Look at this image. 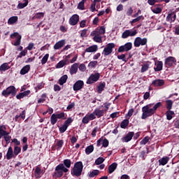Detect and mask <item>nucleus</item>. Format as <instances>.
I'll list each match as a JSON object with an SVG mask.
<instances>
[{
    "instance_id": "nucleus-53",
    "label": "nucleus",
    "mask_w": 179,
    "mask_h": 179,
    "mask_svg": "<svg viewBox=\"0 0 179 179\" xmlns=\"http://www.w3.org/2000/svg\"><path fill=\"white\" fill-rule=\"evenodd\" d=\"M78 9H80V10H85V2L83 1L79 2Z\"/></svg>"
},
{
    "instance_id": "nucleus-52",
    "label": "nucleus",
    "mask_w": 179,
    "mask_h": 179,
    "mask_svg": "<svg viewBox=\"0 0 179 179\" xmlns=\"http://www.w3.org/2000/svg\"><path fill=\"white\" fill-rule=\"evenodd\" d=\"M109 143H110V142L108 141V140L107 138H103V141H102L103 148H108Z\"/></svg>"
},
{
    "instance_id": "nucleus-23",
    "label": "nucleus",
    "mask_w": 179,
    "mask_h": 179,
    "mask_svg": "<svg viewBox=\"0 0 179 179\" xmlns=\"http://www.w3.org/2000/svg\"><path fill=\"white\" fill-rule=\"evenodd\" d=\"M105 88H106V83L105 82L100 83V84L96 87L97 93H99V94H101V93L104 91Z\"/></svg>"
},
{
    "instance_id": "nucleus-45",
    "label": "nucleus",
    "mask_w": 179,
    "mask_h": 179,
    "mask_svg": "<svg viewBox=\"0 0 179 179\" xmlns=\"http://www.w3.org/2000/svg\"><path fill=\"white\" fill-rule=\"evenodd\" d=\"M93 41H95V43H103V39L101 36L97 35L96 36L93 37Z\"/></svg>"
},
{
    "instance_id": "nucleus-17",
    "label": "nucleus",
    "mask_w": 179,
    "mask_h": 179,
    "mask_svg": "<svg viewBox=\"0 0 179 179\" xmlns=\"http://www.w3.org/2000/svg\"><path fill=\"white\" fill-rule=\"evenodd\" d=\"M65 44H66L65 39L61 40L55 44L54 50H61V48H62Z\"/></svg>"
},
{
    "instance_id": "nucleus-5",
    "label": "nucleus",
    "mask_w": 179,
    "mask_h": 179,
    "mask_svg": "<svg viewBox=\"0 0 179 179\" xmlns=\"http://www.w3.org/2000/svg\"><path fill=\"white\" fill-rule=\"evenodd\" d=\"M16 87H15L13 85H11L8 87L6 90H3L1 94L2 96H4V97H9L10 94L16 96Z\"/></svg>"
},
{
    "instance_id": "nucleus-25",
    "label": "nucleus",
    "mask_w": 179,
    "mask_h": 179,
    "mask_svg": "<svg viewBox=\"0 0 179 179\" xmlns=\"http://www.w3.org/2000/svg\"><path fill=\"white\" fill-rule=\"evenodd\" d=\"M78 68H79V64H73L70 69L71 75H74L75 73H76V72H78Z\"/></svg>"
},
{
    "instance_id": "nucleus-33",
    "label": "nucleus",
    "mask_w": 179,
    "mask_h": 179,
    "mask_svg": "<svg viewBox=\"0 0 179 179\" xmlns=\"http://www.w3.org/2000/svg\"><path fill=\"white\" fill-rule=\"evenodd\" d=\"M18 20L17 16L10 17L8 20V24H15Z\"/></svg>"
},
{
    "instance_id": "nucleus-11",
    "label": "nucleus",
    "mask_w": 179,
    "mask_h": 179,
    "mask_svg": "<svg viewBox=\"0 0 179 179\" xmlns=\"http://www.w3.org/2000/svg\"><path fill=\"white\" fill-rule=\"evenodd\" d=\"M17 37V40L13 43V45L17 47V45H20V43H22V35H20L17 32H14L10 35V38H15Z\"/></svg>"
},
{
    "instance_id": "nucleus-32",
    "label": "nucleus",
    "mask_w": 179,
    "mask_h": 179,
    "mask_svg": "<svg viewBox=\"0 0 179 179\" xmlns=\"http://www.w3.org/2000/svg\"><path fill=\"white\" fill-rule=\"evenodd\" d=\"M166 120L168 121H171V120H173V115H174V111L169 110L166 112Z\"/></svg>"
},
{
    "instance_id": "nucleus-29",
    "label": "nucleus",
    "mask_w": 179,
    "mask_h": 179,
    "mask_svg": "<svg viewBox=\"0 0 179 179\" xmlns=\"http://www.w3.org/2000/svg\"><path fill=\"white\" fill-rule=\"evenodd\" d=\"M66 80H68V76L64 75L59 79L58 83L60 86H62L66 83Z\"/></svg>"
},
{
    "instance_id": "nucleus-22",
    "label": "nucleus",
    "mask_w": 179,
    "mask_h": 179,
    "mask_svg": "<svg viewBox=\"0 0 179 179\" xmlns=\"http://www.w3.org/2000/svg\"><path fill=\"white\" fill-rule=\"evenodd\" d=\"M170 161V157H164L159 159V166H166L167 163Z\"/></svg>"
},
{
    "instance_id": "nucleus-16",
    "label": "nucleus",
    "mask_w": 179,
    "mask_h": 179,
    "mask_svg": "<svg viewBox=\"0 0 179 179\" xmlns=\"http://www.w3.org/2000/svg\"><path fill=\"white\" fill-rule=\"evenodd\" d=\"M106 113V110H101L99 108H96L94 110V114H95V116L97 118H101L104 115V113Z\"/></svg>"
},
{
    "instance_id": "nucleus-14",
    "label": "nucleus",
    "mask_w": 179,
    "mask_h": 179,
    "mask_svg": "<svg viewBox=\"0 0 179 179\" xmlns=\"http://www.w3.org/2000/svg\"><path fill=\"white\" fill-rule=\"evenodd\" d=\"M69 23L71 26H76V24L79 23V15L78 14L73 15L70 17Z\"/></svg>"
},
{
    "instance_id": "nucleus-37",
    "label": "nucleus",
    "mask_w": 179,
    "mask_h": 179,
    "mask_svg": "<svg viewBox=\"0 0 179 179\" xmlns=\"http://www.w3.org/2000/svg\"><path fill=\"white\" fill-rule=\"evenodd\" d=\"M151 10L153 12V13L159 14L162 13V8L155 6L151 8Z\"/></svg>"
},
{
    "instance_id": "nucleus-62",
    "label": "nucleus",
    "mask_w": 179,
    "mask_h": 179,
    "mask_svg": "<svg viewBox=\"0 0 179 179\" xmlns=\"http://www.w3.org/2000/svg\"><path fill=\"white\" fill-rule=\"evenodd\" d=\"M89 121H90V119L87 115H85L82 120L83 124H89Z\"/></svg>"
},
{
    "instance_id": "nucleus-38",
    "label": "nucleus",
    "mask_w": 179,
    "mask_h": 179,
    "mask_svg": "<svg viewBox=\"0 0 179 179\" xmlns=\"http://www.w3.org/2000/svg\"><path fill=\"white\" fill-rule=\"evenodd\" d=\"M29 5V0H25L24 3H19L17 8L18 9H23V8H26Z\"/></svg>"
},
{
    "instance_id": "nucleus-15",
    "label": "nucleus",
    "mask_w": 179,
    "mask_h": 179,
    "mask_svg": "<svg viewBox=\"0 0 179 179\" xmlns=\"http://www.w3.org/2000/svg\"><path fill=\"white\" fill-rule=\"evenodd\" d=\"M135 133L134 131H129L124 137L122 138V142H129L134 138Z\"/></svg>"
},
{
    "instance_id": "nucleus-7",
    "label": "nucleus",
    "mask_w": 179,
    "mask_h": 179,
    "mask_svg": "<svg viewBox=\"0 0 179 179\" xmlns=\"http://www.w3.org/2000/svg\"><path fill=\"white\" fill-rule=\"evenodd\" d=\"M100 73H92L87 80V85H92L94 82H97L100 79Z\"/></svg>"
},
{
    "instance_id": "nucleus-54",
    "label": "nucleus",
    "mask_w": 179,
    "mask_h": 179,
    "mask_svg": "<svg viewBox=\"0 0 179 179\" xmlns=\"http://www.w3.org/2000/svg\"><path fill=\"white\" fill-rule=\"evenodd\" d=\"M57 150H61L62 146H64V140H59V141H57Z\"/></svg>"
},
{
    "instance_id": "nucleus-49",
    "label": "nucleus",
    "mask_w": 179,
    "mask_h": 179,
    "mask_svg": "<svg viewBox=\"0 0 179 179\" xmlns=\"http://www.w3.org/2000/svg\"><path fill=\"white\" fill-rule=\"evenodd\" d=\"M44 13H36L34 16V19H43L44 17Z\"/></svg>"
},
{
    "instance_id": "nucleus-61",
    "label": "nucleus",
    "mask_w": 179,
    "mask_h": 179,
    "mask_svg": "<svg viewBox=\"0 0 179 179\" xmlns=\"http://www.w3.org/2000/svg\"><path fill=\"white\" fill-rule=\"evenodd\" d=\"M99 34H106V27H101L100 29H98Z\"/></svg>"
},
{
    "instance_id": "nucleus-8",
    "label": "nucleus",
    "mask_w": 179,
    "mask_h": 179,
    "mask_svg": "<svg viewBox=\"0 0 179 179\" xmlns=\"http://www.w3.org/2000/svg\"><path fill=\"white\" fill-rule=\"evenodd\" d=\"M148 44V38H141L137 37L134 40V47H141V45H146Z\"/></svg>"
},
{
    "instance_id": "nucleus-55",
    "label": "nucleus",
    "mask_w": 179,
    "mask_h": 179,
    "mask_svg": "<svg viewBox=\"0 0 179 179\" xmlns=\"http://www.w3.org/2000/svg\"><path fill=\"white\" fill-rule=\"evenodd\" d=\"M80 37L82 38H85V37H87V29H84L81 31L80 33Z\"/></svg>"
},
{
    "instance_id": "nucleus-36",
    "label": "nucleus",
    "mask_w": 179,
    "mask_h": 179,
    "mask_svg": "<svg viewBox=\"0 0 179 179\" xmlns=\"http://www.w3.org/2000/svg\"><path fill=\"white\" fill-rule=\"evenodd\" d=\"M166 103V108L168 110H171V108H173V101H171V99L166 100L165 101Z\"/></svg>"
},
{
    "instance_id": "nucleus-13",
    "label": "nucleus",
    "mask_w": 179,
    "mask_h": 179,
    "mask_svg": "<svg viewBox=\"0 0 179 179\" xmlns=\"http://www.w3.org/2000/svg\"><path fill=\"white\" fill-rule=\"evenodd\" d=\"M176 19L177 15L176 14V11L169 13L166 17V22H169V23H174Z\"/></svg>"
},
{
    "instance_id": "nucleus-21",
    "label": "nucleus",
    "mask_w": 179,
    "mask_h": 179,
    "mask_svg": "<svg viewBox=\"0 0 179 179\" xmlns=\"http://www.w3.org/2000/svg\"><path fill=\"white\" fill-rule=\"evenodd\" d=\"M13 153V148L12 147H9L6 153L7 160H10V159L15 157V154Z\"/></svg>"
},
{
    "instance_id": "nucleus-31",
    "label": "nucleus",
    "mask_w": 179,
    "mask_h": 179,
    "mask_svg": "<svg viewBox=\"0 0 179 179\" xmlns=\"http://www.w3.org/2000/svg\"><path fill=\"white\" fill-rule=\"evenodd\" d=\"M63 164L66 169H71L72 161H71L69 159H66L63 161Z\"/></svg>"
},
{
    "instance_id": "nucleus-46",
    "label": "nucleus",
    "mask_w": 179,
    "mask_h": 179,
    "mask_svg": "<svg viewBox=\"0 0 179 179\" xmlns=\"http://www.w3.org/2000/svg\"><path fill=\"white\" fill-rule=\"evenodd\" d=\"M73 122V119H72V117H68L67 120L64 122V124L68 127Z\"/></svg>"
},
{
    "instance_id": "nucleus-34",
    "label": "nucleus",
    "mask_w": 179,
    "mask_h": 179,
    "mask_svg": "<svg viewBox=\"0 0 179 179\" xmlns=\"http://www.w3.org/2000/svg\"><path fill=\"white\" fill-rule=\"evenodd\" d=\"M150 62H148L147 64H144L142 65L141 72V73H144V72H146L149 69V66H150Z\"/></svg>"
},
{
    "instance_id": "nucleus-19",
    "label": "nucleus",
    "mask_w": 179,
    "mask_h": 179,
    "mask_svg": "<svg viewBox=\"0 0 179 179\" xmlns=\"http://www.w3.org/2000/svg\"><path fill=\"white\" fill-rule=\"evenodd\" d=\"M164 85V80L157 79L152 83V85L155 87H162Z\"/></svg>"
},
{
    "instance_id": "nucleus-41",
    "label": "nucleus",
    "mask_w": 179,
    "mask_h": 179,
    "mask_svg": "<svg viewBox=\"0 0 179 179\" xmlns=\"http://www.w3.org/2000/svg\"><path fill=\"white\" fill-rule=\"evenodd\" d=\"M34 174L36 178H40V175L41 174V168L36 166L34 171Z\"/></svg>"
},
{
    "instance_id": "nucleus-1",
    "label": "nucleus",
    "mask_w": 179,
    "mask_h": 179,
    "mask_svg": "<svg viewBox=\"0 0 179 179\" xmlns=\"http://www.w3.org/2000/svg\"><path fill=\"white\" fill-rule=\"evenodd\" d=\"M154 103H150L147 106H145L142 108V120H146V118H149V117H152L154 114H156V111H157V108L162 107V102H157L154 106Z\"/></svg>"
},
{
    "instance_id": "nucleus-28",
    "label": "nucleus",
    "mask_w": 179,
    "mask_h": 179,
    "mask_svg": "<svg viewBox=\"0 0 179 179\" xmlns=\"http://www.w3.org/2000/svg\"><path fill=\"white\" fill-rule=\"evenodd\" d=\"M29 71H30V65L27 64L24 67H22V69L20 71V75H26V73H29Z\"/></svg>"
},
{
    "instance_id": "nucleus-58",
    "label": "nucleus",
    "mask_w": 179,
    "mask_h": 179,
    "mask_svg": "<svg viewBox=\"0 0 179 179\" xmlns=\"http://www.w3.org/2000/svg\"><path fill=\"white\" fill-rule=\"evenodd\" d=\"M26 54H27V49L23 50L19 55L17 57V58H22V57H26Z\"/></svg>"
},
{
    "instance_id": "nucleus-63",
    "label": "nucleus",
    "mask_w": 179,
    "mask_h": 179,
    "mask_svg": "<svg viewBox=\"0 0 179 179\" xmlns=\"http://www.w3.org/2000/svg\"><path fill=\"white\" fill-rule=\"evenodd\" d=\"M129 37V34L128 33V29L124 31L122 34V38H128Z\"/></svg>"
},
{
    "instance_id": "nucleus-57",
    "label": "nucleus",
    "mask_w": 179,
    "mask_h": 179,
    "mask_svg": "<svg viewBox=\"0 0 179 179\" xmlns=\"http://www.w3.org/2000/svg\"><path fill=\"white\" fill-rule=\"evenodd\" d=\"M96 66H97V61H92L88 64L89 68H96Z\"/></svg>"
},
{
    "instance_id": "nucleus-42",
    "label": "nucleus",
    "mask_w": 179,
    "mask_h": 179,
    "mask_svg": "<svg viewBox=\"0 0 179 179\" xmlns=\"http://www.w3.org/2000/svg\"><path fill=\"white\" fill-rule=\"evenodd\" d=\"M145 20V17H143V15H140L138 17H137L136 18L132 20L130 23L131 24H134V23H136V22H139V20Z\"/></svg>"
},
{
    "instance_id": "nucleus-12",
    "label": "nucleus",
    "mask_w": 179,
    "mask_h": 179,
    "mask_svg": "<svg viewBox=\"0 0 179 179\" xmlns=\"http://www.w3.org/2000/svg\"><path fill=\"white\" fill-rule=\"evenodd\" d=\"M83 86H85V83L83 80H79L73 84V89L74 92H79V90H82V89H83Z\"/></svg>"
},
{
    "instance_id": "nucleus-4",
    "label": "nucleus",
    "mask_w": 179,
    "mask_h": 179,
    "mask_svg": "<svg viewBox=\"0 0 179 179\" xmlns=\"http://www.w3.org/2000/svg\"><path fill=\"white\" fill-rule=\"evenodd\" d=\"M58 120H66L65 113L62 112L60 113H53L50 117V123L52 125H55Z\"/></svg>"
},
{
    "instance_id": "nucleus-43",
    "label": "nucleus",
    "mask_w": 179,
    "mask_h": 179,
    "mask_svg": "<svg viewBox=\"0 0 179 179\" xmlns=\"http://www.w3.org/2000/svg\"><path fill=\"white\" fill-rule=\"evenodd\" d=\"M104 160H106L104 158L99 157L95 160V164L96 166H100V164H103V163H104Z\"/></svg>"
},
{
    "instance_id": "nucleus-30",
    "label": "nucleus",
    "mask_w": 179,
    "mask_h": 179,
    "mask_svg": "<svg viewBox=\"0 0 179 179\" xmlns=\"http://www.w3.org/2000/svg\"><path fill=\"white\" fill-rule=\"evenodd\" d=\"M128 125H129V120L124 119L120 123V128H122V129H127V127H128Z\"/></svg>"
},
{
    "instance_id": "nucleus-51",
    "label": "nucleus",
    "mask_w": 179,
    "mask_h": 179,
    "mask_svg": "<svg viewBox=\"0 0 179 179\" xmlns=\"http://www.w3.org/2000/svg\"><path fill=\"white\" fill-rule=\"evenodd\" d=\"M66 65V62L62 60L60 61L56 66V68L59 69V68H64Z\"/></svg>"
},
{
    "instance_id": "nucleus-59",
    "label": "nucleus",
    "mask_w": 179,
    "mask_h": 179,
    "mask_svg": "<svg viewBox=\"0 0 179 179\" xmlns=\"http://www.w3.org/2000/svg\"><path fill=\"white\" fill-rule=\"evenodd\" d=\"M149 142V136H145L141 142L140 145H146Z\"/></svg>"
},
{
    "instance_id": "nucleus-39",
    "label": "nucleus",
    "mask_w": 179,
    "mask_h": 179,
    "mask_svg": "<svg viewBox=\"0 0 179 179\" xmlns=\"http://www.w3.org/2000/svg\"><path fill=\"white\" fill-rule=\"evenodd\" d=\"M20 152H22V148L17 145H15L14 146V156L16 157V156H17V155H19V153H20Z\"/></svg>"
},
{
    "instance_id": "nucleus-6",
    "label": "nucleus",
    "mask_w": 179,
    "mask_h": 179,
    "mask_svg": "<svg viewBox=\"0 0 179 179\" xmlns=\"http://www.w3.org/2000/svg\"><path fill=\"white\" fill-rule=\"evenodd\" d=\"M113 48H115V43H108L106 48L103 49L102 54H103L104 57H107L113 52Z\"/></svg>"
},
{
    "instance_id": "nucleus-40",
    "label": "nucleus",
    "mask_w": 179,
    "mask_h": 179,
    "mask_svg": "<svg viewBox=\"0 0 179 179\" xmlns=\"http://www.w3.org/2000/svg\"><path fill=\"white\" fill-rule=\"evenodd\" d=\"M3 129H6V127L1 126L0 127V134L3 136H6V135H9V133Z\"/></svg>"
},
{
    "instance_id": "nucleus-44",
    "label": "nucleus",
    "mask_w": 179,
    "mask_h": 179,
    "mask_svg": "<svg viewBox=\"0 0 179 179\" xmlns=\"http://www.w3.org/2000/svg\"><path fill=\"white\" fill-rule=\"evenodd\" d=\"M9 68H10L9 66V65L8 64V63H3V64H1L0 66V71H8V69H9Z\"/></svg>"
},
{
    "instance_id": "nucleus-24",
    "label": "nucleus",
    "mask_w": 179,
    "mask_h": 179,
    "mask_svg": "<svg viewBox=\"0 0 179 179\" xmlns=\"http://www.w3.org/2000/svg\"><path fill=\"white\" fill-rule=\"evenodd\" d=\"M99 50L97 45H91L85 49V52H96Z\"/></svg>"
},
{
    "instance_id": "nucleus-2",
    "label": "nucleus",
    "mask_w": 179,
    "mask_h": 179,
    "mask_svg": "<svg viewBox=\"0 0 179 179\" xmlns=\"http://www.w3.org/2000/svg\"><path fill=\"white\" fill-rule=\"evenodd\" d=\"M83 171V163L77 162L74 164V166L71 170V174L73 177H80Z\"/></svg>"
},
{
    "instance_id": "nucleus-56",
    "label": "nucleus",
    "mask_w": 179,
    "mask_h": 179,
    "mask_svg": "<svg viewBox=\"0 0 179 179\" xmlns=\"http://www.w3.org/2000/svg\"><path fill=\"white\" fill-rule=\"evenodd\" d=\"M3 138L6 142V145H8V143H10V139H12V136H9V134H7L3 136Z\"/></svg>"
},
{
    "instance_id": "nucleus-48",
    "label": "nucleus",
    "mask_w": 179,
    "mask_h": 179,
    "mask_svg": "<svg viewBox=\"0 0 179 179\" xmlns=\"http://www.w3.org/2000/svg\"><path fill=\"white\" fill-rule=\"evenodd\" d=\"M49 57H50V55H48V54L45 55V56L41 59L42 65L47 64Z\"/></svg>"
},
{
    "instance_id": "nucleus-3",
    "label": "nucleus",
    "mask_w": 179,
    "mask_h": 179,
    "mask_svg": "<svg viewBox=\"0 0 179 179\" xmlns=\"http://www.w3.org/2000/svg\"><path fill=\"white\" fill-rule=\"evenodd\" d=\"M69 169L65 168L63 164H59L55 169V172L52 173L53 178H61L64 176V173H68Z\"/></svg>"
},
{
    "instance_id": "nucleus-9",
    "label": "nucleus",
    "mask_w": 179,
    "mask_h": 179,
    "mask_svg": "<svg viewBox=\"0 0 179 179\" xmlns=\"http://www.w3.org/2000/svg\"><path fill=\"white\" fill-rule=\"evenodd\" d=\"M177 59L174 57L169 56L165 59L164 65L166 68H171L173 64H176Z\"/></svg>"
},
{
    "instance_id": "nucleus-64",
    "label": "nucleus",
    "mask_w": 179,
    "mask_h": 179,
    "mask_svg": "<svg viewBox=\"0 0 179 179\" xmlns=\"http://www.w3.org/2000/svg\"><path fill=\"white\" fill-rule=\"evenodd\" d=\"M79 71H80L81 72H85V71H86V65H85L84 64H81L79 66Z\"/></svg>"
},
{
    "instance_id": "nucleus-27",
    "label": "nucleus",
    "mask_w": 179,
    "mask_h": 179,
    "mask_svg": "<svg viewBox=\"0 0 179 179\" xmlns=\"http://www.w3.org/2000/svg\"><path fill=\"white\" fill-rule=\"evenodd\" d=\"M154 71L155 72H160V71H163V62L158 61L157 62V66L154 68Z\"/></svg>"
},
{
    "instance_id": "nucleus-60",
    "label": "nucleus",
    "mask_w": 179,
    "mask_h": 179,
    "mask_svg": "<svg viewBox=\"0 0 179 179\" xmlns=\"http://www.w3.org/2000/svg\"><path fill=\"white\" fill-rule=\"evenodd\" d=\"M90 119V121H93V120H96V114L93 111V113H90V115H87Z\"/></svg>"
},
{
    "instance_id": "nucleus-10",
    "label": "nucleus",
    "mask_w": 179,
    "mask_h": 179,
    "mask_svg": "<svg viewBox=\"0 0 179 179\" xmlns=\"http://www.w3.org/2000/svg\"><path fill=\"white\" fill-rule=\"evenodd\" d=\"M132 50V43L128 42L124 45H121L119 47L117 52H127V51H130Z\"/></svg>"
},
{
    "instance_id": "nucleus-20",
    "label": "nucleus",
    "mask_w": 179,
    "mask_h": 179,
    "mask_svg": "<svg viewBox=\"0 0 179 179\" xmlns=\"http://www.w3.org/2000/svg\"><path fill=\"white\" fill-rule=\"evenodd\" d=\"M117 166H118V164H117V162H114L111 164L108 168V173L109 174H113V173H114V171L117 170Z\"/></svg>"
},
{
    "instance_id": "nucleus-35",
    "label": "nucleus",
    "mask_w": 179,
    "mask_h": 179,
    "mask_svg": "<svg viewBox=\"0 0 179 179\" xmlns=\"http://www.w3.org/2000/svg\"><path fill=\"white\" fill-rule=\"evenodd\" d=\"M94 150V146H93V145H90L85 148V153L86 155H90V153H93Z\"/></svg>"
},
{
    "instance_id": "nucleus-18",
    "label": "nucleus",
    "mask_w": 179,
    "mask_h": 179,
    "mask_svg": "<svg viewBox=\"0 0 179 179\" xmlns=\"http://www.w3.org/2000/svg\"><path fill=\"white\" fill-rule=\"evenodd\" d=\"M30 93H31L30 90L24 91L23 92L17 94L16 99H17V100H21V99H24V97H27Z\"/></svg>"
},
{
    "instance_id": "nucleus-26",
    "label": "nucleus",
    "mask_w": 179,
    "mask_h": 179,
    "mask_svg": "<svg viewBox=\"0 0 179 179\" xmlns=\"http://www.w3.org/2000/svg\"><path fill=\"white\" fill-rule=\"evenodd\" d=\"M99 174H100V171H99L97 169H94L92 171H90V173H88L87 176L90 178H93L94 177H97V176H99Z\"/></svg>"
},
{
    "instance_id": "nucleus-47",
    "label": "nucleus",
    "mask_w": 179,
    "mask_h": 179,
    "mask_svg": "<svg viewBox=\"0 0 179 179\" xmlns=\"http://www.w3.org/2000/svg\"><path fill=\"white\" fill-rule=\"evenodd\" d=\"M127 31L129 33V37H134V36L138 34V31H136V29H134V31L127 29Z\"/></svg>"
},
{
    "instance_id": "nucleus-50",
    "label": "nucleus",
    "mask_w": 179,
    "mask_h": 179,
    "mask_svg": "<svg viewBox=\"0 0 179 179\" xmlns=\"http://www.w3.org/2000/svg\"><path fill=\"white\" fill-rule=\"evenodd\" d=\"M68 129V126L63 124V125L59 128L60 134H64Z\"/></svg>"
}]
</instances>
